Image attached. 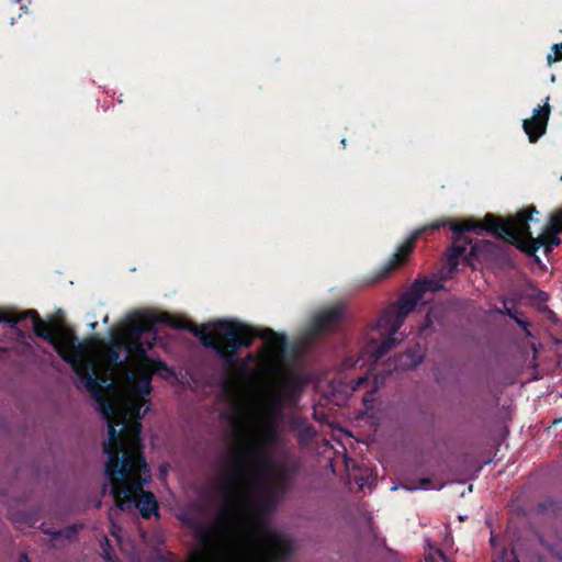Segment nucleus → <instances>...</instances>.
Returning a JSON list of instances; mask_svg holds the SVG:
<instances>
[{
    "label": "nucleus",
    "instance_id": "16",
    "mask_svg": "<svg viewBox=\"0 0 562 562\" xmlns=\"http://www.w3.org/2000/svg\"><path fill=\"white\" fill-rule=\"evenodd\" d=\"M296 471V467L278 464L276 471V480L271 485H269V487L273 488L279 495L285 494L291 487V482L295 476Z\"/></svg>",
    "mask_w": 562,
    "mask_h": 562
},
{
    "label": "nucleus",
    "instance_id": "13",
    "mask_svg": "<svg viewBox=\"0 0 562 562\" xmlns=\"http://www.w3.org/2000/svg\"><path fill=\"white\" fill-rule=\"evenodd\" d=\"M550 113L551 109L548 97L543 105H539L533 110L532 117L524 120L522 127L530 143H536L546 133Z\"/></svg>",
    "mask_w": 562,
    "mask_h": 562
},
{
    "label": "nucleus",
    "instance_id": "35",
    "mask_svg": "<svg viewBox=\"0 0 562 562\" xmlns=\"http://www.w3.org/2000/svg\"><path fill=\"white\" fill-rule=\"evenodd\" d=\"M431 485L429 477H423L418 480V484L414 486H407L408 490L428 488Z\"/></svg>",
    "mask_w": 562,
    "mask_h": 562
},
{
    "label": "nucleus",
    "instance_id": "46",
    "mask_svg": "<svg viewBox=\"0 0 562 562\" xmlns=\"http://www.w3.org/2000/svg\"><path fill=\"white\" fill-rule=\"evenodd\" d=\"M491 544L495 547V537L493 535L491 536Z\"/></svg>",
    "mask_w": 562,
    "mask_h": 562
},
{
    "label": "nucleus",
    "instance_id": "6",
    "mask_svg": "<svg viewBox=\"0 0 562 562\" xmlns=\"http://www.w3.org/2000/svg\"><path fill=\"white\" fill-rule=\"evenodd\" d=\"M276 461L269 450L260 445H247L238 448L232 459L231 473L258 485L273 471Z\"/></svg>",
    "mask_w": 562,
    "mask_h": 562
},
{
    "label": "nucleus",
    "instance_id": "43",
    "mask_svg": "<svg viewBox=\"0 0 562 562\" xmlns=\"http://www.w3.org/2000/svg\"><path fill=\"white\" fill-rule=\"evenodd\" d=\"M0 351H12L9 347L0 346Z\"/></svg>",
    "mask_w": 562,
    "mask_h": 562
},
{
    "label": "nucleus",
    "instance_id": "7",
    "mask_svg": "<svg viewBox=\"0 0 562 562\" xmlns=\"http://www.w3.org/2000/svg\"><path fill=\"white\" fill-rule=\"evenodd\" d=\"M536 213H538L536 206H529L519 212L520 218L518 220L519 226L517 227L519 237L516 248L526 255H533L540 247H543L544 254L548 255L552 251L553 247L561 244L559 237L561 233L548 223L546 231L538 237H533L530 229V221Z\"/></svg>",
    "mask_w": 562,
    "mask_h": 562
},
{
    "label": "nucleus",
    "instance_id": "33",
    "mask_svg": "<svg viewBox=\"0 0 562 562\" xmlns=\"http://www.w3.org/2000/svg\"><path fill=\"white\" fill-rule=\"evenodd\" d=\"M315 435L314 427L312 425H307L303 427L299 434L301 440H310Z\"/></svg>",
    "mask_w": 562,
    "mask_h": 562
},
{
    "label": "nucleus",
    "instance_id": "32",
    "mask_svg": "<svg viewBox=\"0 0 562 562\" xmlns=\"http://www.w3.org/2000/svg\"><path fill=\"white\" fill-rule=\"evenodd\" d=\"M501 562H519L517 555L515 554L514 549L507 551L506 549L502 550Z\"/></svg>",
    "mask_w": 562,
    "mask_h": 562
},
{
    "label": "nucleus",
    "instance_id": "45",
    "mask_svg": "<svg viewBox=\"0 0 562 562\" xmlns=\"http://www.w3.org/2000/svg\"><path fill=\"white\" fill-rule=\"evenodd\" d=\"M562 422V417L558 418V419H554L553 420V425H558Z\"/></svg>",
    "mask_w": 562,
    "mask_h": 562
},
{
    "label": "nucleus",
    "instance_id": "12",
    "mask_svg": "<svg viewBox=\"0 0 562 562\" xmlns=\"http://www.w3.org/2000/svg\"><path fill=\"white\" fill-rule=\"evenodd\" d=\"M277 548L272 550H261L248 546L245 548L243 562H290L293 553V543L281 533L270 535Z\"/></svg>",
    "mask_w": 562,
    "mask_h": 562
},
{
    "label": "nucleus",
    "instance_id": "27",
    "mask_svg": "<svg viewBox=\"0 0 562 562\" xmlns=\"http://www.w3.org/2000/svg\"><path fill=\"white\" fill-rule=\"evenodd\" d=\"M551 49H552L553 54H548V56H547V60H548L549 65H551L552 63L562 60V43L554 44Z\"/></svg>",
    "mask_w": 562,
    "mask_h": 562
},
{
    "label": "nucleus",
    "instance_id": "34",
    "mask_svg": "<svg viewBox=\"0 0 562 562\" xmlns=\"http://www.w3.org/2000/svg\"><path fill=\"white\" fill-rule=\"evenodd\" d=\"M503 307H502V315H507L508 317L513 318L515 314H520L517 311H513L510 307L507 306V299L503 296L502 299Z\"/></svg>",
    "mask_w": 562,
    "mask_h": 562
},
{
    "label": "nucleus",
    "instance_id": "25",
    "mask_svg": "<svg viewBox=\"0 0 562 562\" xmlns=\"http://www.w3.org/2000/svg\"><path fill=\"white\" fill-rule=\"evenodd\" d=\"M548 223L562 233V206L550 215Z\"/></svg>",
    "mask_w": 562,
    "mask_h": 562
},
{
    "label": "nucleus",
    "instance_id": "36",
    "mask_svg": "<svg viewBox=\"0 0 562 562\" xmlns=\"http://www.w3.org/2000/svg\"><path fill=\"white\" fill-rule=\"evenodd\" d=\"M361 355L363 356L364 353H361ZM368 355L370 356L369 359H372L375 363L382 362V361H385V360H390V358L385 357L389 353L379 352V353H368Z\"/></svg>",
    "mask_w": 562,
    "mask_h": 562
},
{
    "label": "nucleus",
    "instance_id": "48",
    "mask_svg": "<svg viewBox=\"0 0 562 562\" xmlns=\"http://www.w3.org/2000/svg\"><path fill=\"white\" fill-rule=\"evenodd\" d=\"M426 562H432V560H427Z\"/></svg>",
    "mask_w": 562,
    "mask_h": 562
},
{
    "label": "nucleus",
    "instance_id": "1",
    "mask_svg": "<svg viewBox=\"0 0 562 562\" xmlns=\"http://www.w3.org/2000/svg\"><path fill=\"white\" fill-rule=\"evenodd\" d=\"M158 325L188 330L212 351H240L251 347L255 339L262 342L256 351H282V333L269 327L254 326L237 318L194 324L180 315L150 310L130 312L110 328L105 339L100 334L81 338L66 313L58 308L45 318L37 314V338L47 341L54 351H175L173 337Z\"/></svg>",
    "mask_w": 562,
    "mask_h": 562
},
{
    "label": "nucleus",
    "instance_id": "4",
    "mask_svg": "<svg viewBox=\"0 0 562 562\" xmlns=\"http://www.w3.org/2000/svg\"><path fill=\"white\" fill-rule=\"evenodd\" d=\"M519 212L512 218H498L487 213L482 222L470 218L465 222L450 221L451 245L446 250L447 265L450 271L458 268L460 258L467 251L472 239L465 236L468 232L486 231L505 243L516 247L518 241Z\"/></svg>",
    "mask_w": 562,
    "mask_h": 562
},
{
    "label": "nucleus",
    "instance_id": "5",
    "mask_svg": "<svg viewBox=\"0 0 562 562\" xmlns=\"http://www.w3.org/2000/svg\"><path fill=\"white\" fill-rule=\"evenodd\" d=\"M422 299L417 288L412 285L396 303L389 305L376 323L366 330L363 339L367 346L361 351H390L395 348L400 344L396 334Z\"/></svg>",
    "mask_w": 562,
    "mask_h": 562
},
{
    "label": "nucleus",
    "instance_id": "49",
    "mask_svg": "<svg viewBox=\"0 0 562 562\" xmlns=\"http://www.w3.org/2000/svg\"><path fill=\"white\" fill-rule=\"evenodd\" d=\"M560 180H561V182H562V176L560 177Z\"/></svg>",
    "mask_w": 562,
    "mask_h": 562
},
{
    "label": "nucleus",
    "instance_id": "17",
    "mask_svg": "<svg viewBox=\"0 0 562 562\" xmlns=\"http://www.w3.org/2000/svg\"><path fill=\"white\" fill-rule=\"evenodd\" d=\"M280 441V434L277 425L273 422H269L265 425L260 440L250 442L249 445H260L265 449L272 448Z\"/></svg>",
    "mask_w": 562,
    "mask_h": 562
},
{
    "label": "nucleus",
    "instance_id": "38",
    "mask_svg": "<svg viewBox=\"0 0 562 562\" xmlns=\"http://www.w3.org/2000/svg\"><path fill=\"white\" fill-rule=\"evenodd\" d=\"M105 541H106V548L103 549V551H104V559H105L106 562H112V557L110 554V551L112 549H111V546H110L108 539H105Z\"/></svg>",
    "mask_w": 562,
    "mask_h": 562
},
{
    "label": "nucleus",
    "instance_id": "42",
    "mask_svg": "<svg viewBox=\"0 0 562 562\" xmlns=\"http://www.w3.org/2000/svg\"><path fill=\"white\" fill-rule=\"evenodd\" d=\"M97 326H98V323H97V322H92V323H90V324H89V327H90L92 330H94Z\"/></svg>",
    "mask_w": 562,
    "mask_h": 562
},
{
    "label": "nucleus",
    "instance_id": "21",
    "mask_svg": "<svg viewBox=\"0 0 562 562\" xmlns=\"http://www.w3.org/2000/svg\"><path fill=\"white\" fill-rule=\"evenodd\" d=\"M78 530L79 527L77 525H70L63 529L44 530V532L50 535L53 540H59L60 538H64L67 541H74L77 538Z\"/></svg>",
    "mask_w": 562,
    "mask_h": 562
},
{
    "label": "nucleus",
    "instance_id": "2",
    "mask_svg": "<svg viewBox=\"0 0 562 562\" xmlns=\"http://www.w3.org/2000/svg\"><path fill=\"white\" fill-rule=\"evenodd\" d=\"M61 359L70 364L77 381L76 386H81L97 402L98 411L108 422V431L110 425L115 427L117 442L113 446L122 443V446L132 445L134 428L139 424L137 431L139 440L142 438V419L149 411L150 402L146 398L153 391L151 373H144L136 376L134 372L127 374L130 382V394L124 404V411L121 415H115V407L108 397V393L114 389L113 370L111 367L104 366L99 356L106 357L110 366H117L125 360L137 357L147 360L148 353H58Z\"/></svg>",
    "mask_w": 562,
    "mask_h": 562
},
{
    "label": "nucleus",
    "instance_id": "14",
    "mask_svg": "<svg viewBox=\"0 0 562 562\" xmlns=\"http://www.w3.org/2000/svg\"><path fill=\"white\" fill-rule=\"evenodd\" d=\"M303 389V381L299 375L289 374L274 392V401L282 405L284 402H296Z\"/></svg>",
    "mask_w": 562,
    "mask_h": 562
},
{
    "label": "nucleus",
    "instance_id": "10",
    "mask_svg": "<svg viewBox=\"0 0 562 562\" xmlns=\"http://www.w3.org/2000/svg\"><path fill=\"white\" fill-rule=\"evenodd\" d=\"M0 331L7 340L29 346L35 335V310L20 314L14 308L0 307Z\"/></svg>",
    "mask_w": 562,
    "mask_h": 562
},
{
    "label": "nucleus",
    "instance_id": "41",
    "mask_svg": "<svg viewBox=\"0 0 562 562\" xmlns=\"http://www.w3.org/2000/svg\"><path fill=\"white\" fill-rule=\"evenodd\" d=\"M529 256L532 257L533 262H536V263H540L541 262V259L539 258L537 252H533V255H529Z\"/></svg>",
    "mask_w": 562,
    "mask_h": 562
},
{
    "label": "nucleus",
    "instance_id": "18",
    "mask_svg": "<svg viewBox=\"0 0 562 562\" xmlns=\"http://www.w3.org/2000/svg\"><path fill=\"white\" fill-rule=\"evenodd\" d=\"M394 369L407 370L413 369L425 359V353H394Z\"/></svg>",
    "mask_w": 562,
    "mask_h": 562
},
{
    "label": "nucleus",
    "instance_id": "29",
    "mask_svg": "<svg viewBox=\"0 0 562 562\" xmlns=\"http://www.w3.org/2000/svg\"><path fill=\"white\" fill-rule=\"evenodd\" d=\"M515 321V323L524 330L526 336H530L529 327L530 323L521 317H519V314H515V316L512 318Z\"/></svg>",
    "mask_w": 562,
    "mask_h": 562
},
{
    "label": "nucleus",
    "instance_id": "8",
    "mask_svg": "<svg viewBox=\"0 0 562 562\" xmlns=\"http://www.w3.org/2000/svg\"><path fill=\"white\" fill-rule=\"evenodd\" d=\"M279 494L269 486L265 490L260 502L255 506L252 514L249 517L250 532L248 535V546L255 547L261 550H272L277 548L274 544L271 533H278L271 529L262 517L274 510L278 503Z\"/></svg>",
    "mask_w": 562,
    "mask_h": 562
},
{
    "label": "nucleus",
    "instance_id": "15",
    "mask_svg": "<svg viewBox=\"0 0 562 562\" xmlns=\"http://www.w3.org/2000/svg\"><path fill=\"white\" fill-rule=\"evenodd\" d=\"M215 532V526H199L194 531L195 540L201 544L202 549L191 554V562H205V552L210 550L212 538Z\"/></svg>",
    "mask_w": 562,
    "mask_h": 562
},
{
    "label": "nucleus",
    "instance_id": "47",
    "mask_svg": "<svg viewBox=\"0 0 562 562\" xmlns=\"http://www.w3.org/2000/svg\"><path fill=\"white\" fill-rule=\"evenodd\" d=\"M341 144H342L344 147H346V139H342Z\"/></svg>",
    "mask_w": 562,
    "mask_h": 562
},
{
    "label": "nucleus",
    "instance_id": "26",
    "mask_svg": "<svg viewBox=\"0 0 562 562\" xmlns=\"http://www.w3.org/2000/svg\"><path fill=\"white\" fill-rule=\"evenodd\" d=\"M247 357V362H251L255 360V355L256 353H246ZM259 356H281L283 358H290V359H294V360H299L301 359V356H303L304 353H296V352H293V353H258Z\"/></svg>",
    "mask_w": 562,
    "mask_h": 562
},
{
    "label": "nucleus",
    "instance_id": "23",
    "mask_svg": "<svg viewBox=\"0 0 562 562\" xmlns=\"http://www.w3.org/2000/svg\"><path fill=\"white\" fill-rule=\"evenodd\" d=\"M151 373L159 375L164 380H169L176 375L175 371L160 360L154 361Z\"/></svg>",
    "mask_w": 562,
    "mask_h": 562
},
{
    "label": "nucleus",
    "instance_id": "11",
    "mask_svg": "<svg viewBox=\"0 0 562 562\" xmlns=\"http://www.w3.org/2000/svg\"><path fill=\"white\" fill-rule=\"evenodd\" d=\"M445 225L446 222L438 221L430 226H424L413 231L411 235L405 239V241L396 248V251L392 255L389 261L380 267L372 276L363 279L362 283L364 285H372L387 278L393 271L406 263L415 248L417 239L423 234H425L428 229L435 231Z\"/></svg>",
    "mask_w": 562,
    "mask_h": 562
},
{
    "label": "nucleus",
    "instance_id": "40",
    "mask_svg": "<svg viewBox=\"0 0 562 562\" xmlns=\"http://www.w3.org/2000/svg\"><path fill=\"white\" fill-rule=\"evenodd\" d=\"M19 562H30L27 554L24 552L21 553Z\"/></svg>",
    "mask_w": 562,
    "mask_h": 562
},
{
    "label": "nucleus",
    "instance_id": "39",
    "mask_svg": "<svg viewBox=\"0 0 562 562\" xmlns=\"http://www.w3.org/2000/svg\"><path fill=\"white\" fill-rule=\"evenodd\" d=\"M32 0H16V3L20 4V10L24 11L25 13H29L27 12V4L31 3Z\"/></svg>",
    "mask_w": 562,
    "mask_h": 562
},
{
    "label": "nucleus",
    "instance_id": "44",
    "mask_svg": "<svg viewBox=\"0 0 562 562\" xmlns=\"http://www.w3.org/2000/svg\"><path fill=\"white\" fill-rule=\"evenodd\" d=\"M494 312L502 315V307H495Z\"/></svg>",
    "mask_w": 562,
    "mask_h": 562
},
{
    "label": "nucleus",
    "instance_id": "3",
    "mask_svg": "<svg viewBox=\"0 0 562 562\" xmlns=\"http://www.w3.org/2000/svg\"><path fill=\"white\" fill-rule=\"evenodd\" d=\"M138 426L134 428L132 445L113 446L117 439L115 427L110 425L109 440L102 446L108 456L104 474L112 484L116 506L121 510L135 507L143 518L148 519L154 514L158 516V502L153 492L143 488L151 481V473L144 456L145 446L137 435Z\"/></svg>",
    "mask_w": 562,
    "mask_h": 562
},
{
    "label": "nucleus",
    "instance_id": "20",
    "mask_svg": "<svg viewBox=\"0 0 562 562\" xmlns=\"http://www.w3.org/2000/svg\"><path fill=\"white\" fill-rule=\"evenodd\" d=\"M413 286L418 290V293L424 297L426 292L435 293L443 288L441 279H424L416 280Z\"/></svg>",
    "mask_w": 562,
    "mask_h": 562
},
{
    "label": "nucleus",
    "instance_id": "22",
    "mask_svg": "<svg viewBox=\"0 0 562 562\" xmlns=\"http://www.w3.org/2000/svg\"><path fill=\"white\" fill-rule=\"evenodd\" d=\"M221 390L226 398H234L239 391V381L233 375H226L221 381Z\"/></svg>",
    "mask_w": 562,
    "mask_h": 562
},
{
    "label": "nucleus",
    "instance_id": "9",
    "mask_svg": "<svg viewBox=\"0 0 562 562\" xmlns=\"http://www.w3.org/2000/svg\"><path fill=\"white\" fill-rule=\"evenodd\" d=\"M470 246V251L464 252L463 262L475 269L474 261L485 262L497 268H515V252L506 245L496 244L487 239H481Z\"/></svg>",
    "mask_w": 562,
    "mask_h": 562
},
{
    "label": "nucleus",
    "instance_id": "31",
    "mask_svg": "<svg viewBox=\"0 0 562 562\" xmlns=\"http://www.w3.org/2000/svg\"><path fill=\"white\" fill-rule=\"evenodd\" d=\"M216 355L220 356V358L223 359V361L226 364L233 366L235 362H237L239 360L241 353H216Z\"/></svg>",
    "mask_w": 562,
    "mask_h": 562
},
{
    "label": "nucleus",
    "instance_id": "30",
    "mask_svg": "<svg viewBox=\"0 0 562 562\" xmlns=\"http://www.w3.org/2000/svg\"><path fill=\"white\" fill-rule=\"evenodd\" d=\"M515 321V323L524 330L526 336H530L529 327L530 323L521 317H519V314H515V316L512 318Z\"/></svg>",
    "mask_w": 562,
    "mask_h": 562
},
{
    "label": "nucleus",
    "instance_id": "19",
    "mask_svg": "<svg viewBox=\"0 0 562 562\" xmlns=\"http://www.w3.org/2000/svg\"><path fill=\"white\" fill-rule=\"evenodd\" d=\"M218 494L228 503L229 506L235 507L238 498V487L235 480H225L218 487Z\"/></svg>",
    "mask_w": 562,
    "mask_h": 562
},
{
    "label": "nucleus",
    "instance_id": "24",
    "mask_svg": "<svg viewBox=\"0 0 562 562\" xmlns=\"http://www.w3.org/2000/svg\"><path fill=\"white\" fill-rule=\"evenodd\" d=\"M435 315H436L435 310L430 308L424 319V323L418 328V335L420 337L426 338L429 335V333L432 330V325H434L432 318L435 317Z\"/></svg>",
    "mask_w": 562,
    "mask_h": 562
},
{
    "label": "nucleus",
    "instance_id": "28",
    "mask_svg": "<svg viewBox=\"0 0 562 562\" xmlns=\"http://www.w3.org/2000/svg\"><path fill=\"white\" fill-rule=\"evenodd\" d=\"M368 383H369V378L367 374H364V375L358 376L357 379L352 380L350 382V387L352 391H358L361 387H363L364 385H367Z\"/></svg>",
    "mask_w": 562,
    "mask_h": 562
},
{
    "label": "nucleus",
    "instance_id": "37",
    "mask_svg": "<svg viewBox=\"0 0 562 562\" xmlns=\"http://www.w3.org/2000/svg\"><path fill=\"white\" fill-rule=\"evenodd\" d=\"M22 518H24V515L23 514H14L13 515V521L15 524H19V528H22L21 524H22ZM25 519L27 520V524L29 526H32V517L31 516H25Z\"/></svg>",
    "mask_w": 562,
    "mask_h": 562
}]
</instances>
